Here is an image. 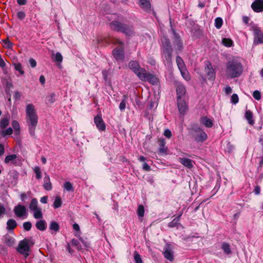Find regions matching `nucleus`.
<instances>
[{"label": "nucleus", "instance_id": "nucleus-57", "mask_svg": "<svg viewBox=\"0 0 263 263\" xmlns=\"http://www.w3.org/2000/svg\"><path fill=\"white\" fill-rule=\"evenodd\" d=\"M260 161L259 163V166H258V167L257 168V170H258V171H261V167H262V166L263 165V156L262 157H261L260 158Z\"/></svg>", "mask_w": 263, "mask_h": 263}, {"label": "nucleus", "instance_id": "nucleus-21", "mask_svg": "<svg viewBox=\"0 0 263 263\" xmlns=\"http://www.w3.org/2000/svg\"><path fill=\"white\" fill-rule=\"evenodd\" d=\"M43 187L44 189L47 191H50L52 189V186L50 181L49 176L47 174H45V176L44 178Z\"/></svg>", "mask_w": 263, "mask_h": 263}, {"label": "nucleus", "instance_id": "nucleus-32", "mask_svg": "<svg viewBox=\"0 0 263 263\" xmlns=\"http://www.w3.org/2000/svg\"><path fill=\"white\" fill-rule=\"evenodd\" d=\"M127 96H123V99L122 100L119 105V109L121 111H123L125 109L127 102Z\"/></svg>", "mask_w": 263, "mask_h": 263}, {"label": "nucleus", "instance_id": "nucleus-17", "mask_svg": "<svg viewBox=\"0 0 263 263\" xmlns=\"http://www.w3.org/2000/svg\"><path fill=\"white\" fill-rule=\"evenodd\" d=\"M178 108L181 114L184 115L188 109V107L185 101L181 99L177 100Z\"/></svg>", "mask_w": 263, "mask_h": 263}, {"label": "nucleus", "instance_id": "nucleus-44", "mask_svg": "<svg viewBox=\"0 0 263 263\" xmlns=\"http://www.w3.org/2000/svg\"><path fill=\"white\" fill-rule=\"evenodd\" d=\"M137 214L139 217H143L144 214V206L142 205H140L138 206L137 210Z\"/></svg>", "mask_w": 263, "mask_h": 263}, {"label": "nucleus", "instance_id": "nucleus-10", "mask_svg": "<svg viewBox=\"0 0 263 263\" xmlns=\"http://www.w3.org/2000/svg\"><path fill=\"white\" fill-rule=\"evenodd\" d=\"M139 79L142 81H148L152 84H155L158 82V79L154 75L147 72L145 70Z\"/></svg>", "mask_w": 263, "mask_h": 263}, {"label": "nucleus", "instance_id": "nucleus-4", "mask_svg": "<svg viewBox=\"0 0 263 263\" xmlns=\"http://www.w3.org/2000/svg\"><path fill=\"white\" fill-rule=\"evenodd\" d=\"M110 27L112 30L122 32L127 36H131L134 33L132 27L123 24L118 21L111 22L110 23Z\"/></svg>", "mask_w": 263, "mask_h": 263}, {"label": "nucleus", "instance_id": "nucleus-23", "mask_svg": "<svg viewBox=\"0 0 263 263\" xmlns=\"http://www.w3.org/2000/svg\"><path fill=\"white\" fill-rule=\"evenodd\" d=\"M10 116L8 115L3 118L0 121V127L3 129H5L9 124Z\"/></svg>", "mask_w": 263, "mask_h": 263}, {"label": "nucleus", "instance_id": "nucleus-24", "mask_svg": "<svg viewBox=\"0 0 263 263\" xmlns=\"http://www.w3.org/2000/svg\"><path fill=\"white\" fill-rule=\"evenodd\" d=\"M160 147L159 152L160 154H166L167 148L165 146V142L164 139H160L159 140Z\"/></svg>", "mask_w": 263, "mask_h": 263}, {"label": "nucleus", "instance_id": "nucleus-9", "mask_svg": "<svg viewBox=\"0 0 263 263\" xmlns=\"http://www.w3.org/2000/svg\"><path fill=\"white\" fill-rule=\"evenodd\" d=\"M128 66L139 78L145 70L140 67L139 63L136 61H130L128 64Z\"/></svg>", "mask_w": 263, "mask_h": 263}, {"label": "nucleus", "instance_id": "nucleus-60", "mask_svg": "<svg viewBox=\"0 0 263 263\" xmlns=\"http://www.w3.org/2000/svg\"><path fill=\"white\" fill-rule=\"evenodd\" d=\"M47 196H43L41 198L40 201L43 203H46L47 202Z\"/></svg>", "mask_w": 263, "mask_h": 263}, {"label": "nucleus", "instance_id": "nucleus-43", "mask_svg": "<svg viewBox=\"0 0 263 263\" xmlns=\"http://www.w3.org/2000/svg\"><path fill=\"white\" fill-rule=\"evenodd\" d=\"M64 187L67 191H72L73 190L72 184L69 181H67L64 183Z\"/></svg>", "mask_w": 263, "mask_h": 263}, {"label": "nucleus", "instance_id": "nucleus-19", "mask_svg": "<svg viewBox=\"0 0 263 263\" xmlns=\"http://www.w3.org/2000/svg\"><path fill=\"white\" fill-rule=\"evenodd\" d=\"M140 6L142 9L146 12H149L151 10V6L149 0H139Z\"/></svg>", "mask_w": 263, "mask_h": 263}, {"label": "nucleus", "instance_id": "nucleus-13", "mask_svg": "<svg viewBox=\"0 0 263 263\" xmlns=\"http://www.w3.org/2000/svg\"><path fill=\"white\" fill-rule=\"evenodd\" d=\"M198 134L195 136V140L197 142H203L208 138L206 134L201 128H198L195 130Z\"/></svg>", "mask_w": 263, "mask_h": 263}, {"label": "nucleus", "instance_id": "nucleus-42", "mask_svg": "<svg viewBox=\"0 0 263 263\" xmlns=\"http://www.w3.org/2000/svg\"><path fill=\"white\" fill-rule=\"evenodd\" d=\"M14 66L15 69L19 71L21 74H23L24 73V70L22 69V66L21 63H15L14 64Z\"/></svg>", "mask_w": 263, "mask_h": 263}, {"label": "nucleus", "instance_id": "nucleus-29", "mask_svg": "<svg viewBox=\"0 0 263 263\" xmlns=\"http://www.w3.org/2000/svg\"><path fill=\"white\" fill-rule=\"evenodd\" d=\"M176 63L179 70L186 68L185 65L182 58L179 56L176 57Z\"/></svg>", "mask_w": 263, "mask_h": 263}, {"label": "nucleus", "instance_id": "nucleus-2", "mask_svg": "<svg viewBox=\"0 0 263 263\" xmlns=\"http://www.w3.org/2000/svg\"><path fill=\"white\" fill-rule=\"evenodd\" d=\"M242 71L243 66L239 60L233 59L226 63L225 75L227 79L238 78Z\"/></svg>", "mask_w": 263, "mask_h": 263}, {"label": "nucleus", "instance_id": "nucleus-27", "mask_svg": "<svg viewBox=\"0 0 263 263\" xmlns=\"http://www.w3.org/2000/svg\"><path fill=\"white\" fill-rule=\"evenodd\" d=\"M46 223L44 220L37 221L35 224L36 228L40 231H44L46 229Z\"/></svg>", "mask_w": 263, "mask_h": 263}, {"label": "nucleus", "instance_id": "nucleus-51", "mask_svg": "<svg viewBox=\"0 0 263 263\" xmlns=\"http://www.w3.org/2000/svg\"><path fill=\"white\" fill-rule=\"evenodd\" d=\"M72 244L76 247L78 250H80L81 249V247L79 244V242L77 240L73 239L72 240Z\"/></svg>", "mask_w": 263, "mask_h": 263}, {"label": "nucleus", "instance_id": "nucleus-56", "mask_svg": "<svg viewBox=\"0 0 263 263\" xmlns=\"http://www.w3.org/2000/svg\"><path fill=\"white\" fill-rule=\"evenodd\" d=\"M224 91L227 95H229L232 92V89L230 86H227L224 88Z\"/></svg>", "mask_w": 263, "mask_h": 263}, {"label": "nucleus", "instance_id": "nucleus-59", "mask_svg": "<svg viewBox=\"0 0 263 263\" xmlns=\"http://www.w3.org/2000/svg\"><path fill=\"white\" fill-rule=\"evenodd\" d=\"M6 66V63L4 60L3 59L1 55L0 54V67L2 68Z\"/></svg>", "mask_w": 263, "mask_h": 263}, {"label": "nucleus", "instance_id": "nucleus-31", "mask_svg": "<svg viewBox=\"0 0 263 263\" xmlns=\"http://www.w3.org/2000/svg\"><path fill=\"white\" fill-rule=\"evenodd\" d=\"M62 204L61 198L59 196H57L55 197V200L53 203V207L54 209H58L61 206Z\"/></svg>", "mask_w": 263, "mask_h": 263}, {"label": "nucleus", "instance_id": "nucleus-28", "mask_svg": "<svg viewBox=\"0 0 263 263\" xmlns=\"http://www.w3.org/2000/svg\"><path fill=\"white\" fill-rule=\"evenodd\" d=\"M16 158L17 155L15 154L7 156L5 159V162L6 163H9L11 162L12 164H15V159Z\"/></svg>", "mask_w": 263, "mask_h": 263}, {"label": "nucleus", "instance_id": "nucleus-22", "mask_svg": "<svg viewBox=\"0 0 263 263\" xmlns=\"http://www.w3.org/2000/svg\"><path fill=\"white\" fill-rule=\"evenodd\" d=\"M174 46L177 50L181 51L183 48V43L179 36H176V39L174 41Z\"/></svg>", "mask_w": 263, "mask_h": 263}, {"label": "nucleus", "instance_id": "nucleus-33", "mask_svg": "<svg viewBox=\"0 0 263 263\" xmlns=\"http://www.w3.org/2000/svg\"><path fill=\"white\" fill-rule=\"evenodd\" d=\"M12 126L14 128L15 133L18 135L20 130V126L18 122L15 120L13 121L12 122Z\"/></svg>", "mask_w": 263, "mask_h": 263}, {"label": "nucleus", "instance_id": "nucleus-58", "mask_svg": "<svg viewBox=\"0 0 263 263\" xmlns=\"http://www.w3.org/2000/svg\"><path fill=\"white\" fill-rule=\"evenodd\" d=\"M29 63L32 67H35L36 65V61L33 59H30L29 60Z\"/></svg>", "mask_w": 263, "mask_h": 263}, {"label": "nucleus", "instance_id": "nucleus-46", "mask_svg": "<svg viewBox=\"0 0 263 263\" xmlns=\"http://www.w3.org/2000/svg\"><path fill=\"white\" fill-rule=\"evenodd\" d=\"M239 98L237 94L234 93L231 96V102L234 104H236L238 102Z\"/></svg>", "mask_w": 263, "mask_h": 263}, {"label": "nucleus", "instance_id": "nucleus-35", "mask_svg": "<svg viewBox=\"0 0 263 263\" xmlns=\"http://www.w3.org/2000/svg\"><path fill=\"white\" fill-rule=\"evenodd\" d=\"M12 133H13V130H12V128H11V127H9L6 130L3 129L0 130V135L3 137H5L7 135H10L12 134Z\"/></svg>", "mask_w": 263, "mask_h": 263}, {"label": "nucleus", "instance_id": "nucleus-64", "mask_svg": "<svg viewBox=\"0 0 263 263\" xmlns=\"http://www.w3.org/2000/svg\"><path fill=\"white\" fill-rule=\"evenodd\" d=\"M17 2L20 5H24L26 4V0H17Z\"/></svg>", "mask_w": 263, "mask_h": 263}, {"label": "nucleus", "instance_id": "nucleus-50", "mask_svg": "<svg viewBox=\"0 0 263 263\" xmlns=\"http://www.w3.org/2000/svg\"><path fill=\"white\" fill-rule=\"evenodd\" d=\"M31 227L32 224L30 222L27 221L23 223V228L26 231H29L31 229Z\"/></svg>", "mask_w": 263, "mask_h": 263}, {"label": "nucleus", "instance_id": "nucleus-5", "mask_svg": "<svg viewBox=\"0 0 263 263\" xmlns=\"http://www.w3.org/2000/svg\"><path fill=\"white\" fill-rule=\"evenodd\" d=\"M112 43L119 45L112 51L114 58L117 61H123L124 59L123 43L118 39H114Z\"/></svg>", "mask_w": 263, "mask_h": 263}, {"label": "nucleus", "instance_id": "nucleus-34", "mask_svg": "<svg viewBox=\"0 0 263 263\" xmlns=\"http://www.w3.org/2000/svg\"><path fill=\"white\" fill-rule=\"evenodd\" d=\"M222 43L223 45L226 47H230L232 46L233 42V41L229 38H223L222 40Z\"/></svg>", "mask_w": 263, "mask_h": 263}, {"label": "nucleus", "instance_id": "nucleus-8", "mask_svg": "<svg viewBox=\"0 0 263 263\" xmlns=\"http://www.w3.org/2000/svg\"><path fill=\"white\" fill-rule=\"evenodd\" d=\"M252 30L254 35L253 44L256 45L263 44V33L261 31L260 29L257 26H253Z\"/></svg>", "mask_w": 263, "mask_h": 263}, {"label": "nucleus", "instance_id": "nucleus-6", "mask_svg": "<svg viewBox=\"0 0 263 263\" xmlns=\"http://www.w3.org/2000/svg\"><path fill=\"white\" fill-rule=\"evenodd\" d=\"M29 208L30 210L33 212L34 218L41 219L43 218L42 209L38 206V202L36 198L31 199Z\"/></svg>", "mask_w": 263, "mask_h": 263}, {"label": "nucleus", "instance_id": "nucleus-39", "mask_svg": "<svg viewBox=\"0 0 263 263\" xmlns=\"http://www.w3.org/2000/svg\"><path fill=\"white\" fill-rule=\"evenodd\" d=\"M223 24L222 19L221 17H217L215 20V26L216 28L220 29Z\"/></svg>", "mask_w": 263, "mask_h": 263}, {"label": "nucleus", "instance_id": "nucleus-55", "mask_svg": "<svg viewBox=\"0 0 263 263\" xmlns=\"http://www.w3.org/2000/svg\"><path fill=\"white\" fill-rule=\"evenodd\" d=\"M6 212V209L3 205L0 204V217L4 215Z\"/></svg>", "mask_w": 263, "mask_h": 263}, {"label": "nucleus", "instance_id": "nucleus-16", "mask_svg": "<svg viewBox=\"0 0 263 263\" xmlns=\"http://www.w3.org/2000/svg\"><path fill=\"white\" fill-rule=\"evenodd\" d=\"M251 8L256 12L263 11V0H256L251 5Z\"/></svg>", "mask_w": 263, "mask_h": 263}, {"label": "nucleus", "instance_id": "nucleus-15", "mask_svg": "<svg viewBox=\"0 0 263 263\" xmlns=\"http://www.w3.org/2000/svg\"><path fill=\"white\" fill-rule=\"evenodd\" d=\"M163 255L167 260L172 261L174 260L173 252L171 248L170 245H167L164 249L163 252Z\"/></svg>", "mask_w": 263, "mask_h": 263}, {"label": "nucleus", "instance_id": "nucleus-49", "mask_svg": "<svg viewBox=\"0 0 263 263\" xmlns=\"http://www.w3.org/2000/svg\"><path fill=\"white\" fill-rule=\"evenodd\" d=\"M253 96L257 100H259L261 98V93L258 90H255L253 92Z\"/></svg>", "mask_w": 263, "mask_h": 263}, {"label": "nucleus", "instance_id": "nucleus-30", "mask_svg": "<svg viewBox=\"0 0 263 263\" xmlns=\"http://www.w3.org/2000/svg\"><path fill=\"white\" fill-rule=\"evenodd\" d=\"M16 227V221L12 219H9L7 222V229L8 230H13Z\"/></svg>", "mask_w": 263, "mask_h": 263}, {"label": "nucleus", "instance_id": "nucleus-47", "mask_svg": "<svg viewBox=\"0 0 263 263\" xmlns=\"http://www.w3.org/2000/svg\"><path fill=\"white\" fill-rule=\"evenodd\" d=\"M54 61L58 62H62L63 61V57L60 52H57L54 57Z\"/></svg>", "mask_w": 263, "mask_h": 263}, {"label": "nucleus", "instance_id": "nucleus-45", "mask_svg": "<svg viewBox=\"0 0 263 263\" xmlns=\"http://www.w3.org/2000/svg\"><path fill=\"white\" fill-rule=\"evenodd\" d=\"M134 259L136 263H143L140 255L137 251L134 252Z\"/></svg>", "mask_w": 263, "mask_h": 263}, {"label": "nucleus", "instance_id": "nucleus-53", "mask_svg": "<svg viewBox=\"0 0 263 263\" xmlns=\"http://www.w3.org/2000/svg\"><path fill=\"white\" fill-rule=\"evenodd\" d=\"M142 168L143 170L145 171H151V167L148 164L144 162L142 166Z\"/></svg>", "mask_w": 263, "mask_h": 263}, {"label": "nucleus", "instance_id": "nucleus-3", "mask_svg": "<svg viewBox=\"0 0 263 263\" xmlns=\"http://www.w3.org/2000/svg\"><path fill=\"white\" fill-rule=\"evenodd\" d=\"M162 57L164 62L170 64L172 61V53L173 49L168 39L164 38L162 40Z\"/></svg>", "mask_w": 263, "mask_h": 263}, {"label": "nucleus", "instance_id": "nucleus-7", "mask_svg": "<svg viewBox=\"0 0 263 263\" xmlns=\"http://www.w3.org/2000/svg\"><path fill=\"white\" fill-rule=\"evenodd\" d=\"M29 242V240L27 239L21 241L17 248V251L20 254H23L25 258H27L29 255L30 247Z\"/></svg>", "mask_w": 263, "mask_h": 263}, {"label": "nucleus", "instance_id": "nucleus-61", "mask_svg": "<svg viewBox=\"0 0 263 263\" xmlns=\"http://www.w3.org/2000/svg\"><path fill=\"white\" fill-rule=\"evenodd\" d=\"M260 189L259 186H255L254 189V192L256 195H258L260 193Z\"/></svg>", "mask_w": 263, "mask_h": 263}, {"label": "nucleus", "instance_id": "nucleus-54", "mask_svg": "<svg viewBox=\"0 0 263 263\" xmlns=\"http://www.w3.org/2000/svg\"><path fill=\"white\" fill-rule=\"evenodd\" d=\"M17 17L20 19V20H23L25 18V14L24 12L23 11H20V12H18L17 13Z\"/></svg>", "mask_w": 263, "mask_h": 263}, {"label": "nucleus", "instance_id": "nucleus-36", "mask_svg": "<svg viewBox=\"0 0 263 263\" xmlns=\"http://www.w3.org/2000/svg\"><path fill=\"white\" fill-rule=\"evenodd\" d=\"M33 170L35 174L36 178L38 180L41 179L42 178V173L41 171L39 166H36L33 168Z\"/></svg>", "mask_w": 263, "mask_h": 263}, {"label": "nucleus", "instance_id": "nucleus-20", "mask_svg": "<svg viewBox=\"0 0 263 263\" xmlns=\"http://www.w3.org/2000/svg\"><path fill=\"white\" fill-rule=\"evenodd\" d=\"M179 160L182 165L189 168H191L193 167L194 161L190 159L179 158Z\"/></svg>", "mask_w": 263, "mask_h": 263}, {"label": "nucleus", "instance_id": "nucleus-37", "mask_svg": "<svg viewBox=\"0 0 263 263\" xmlns=\"http://www.w3.org/2000/svg\"><path fill=\"white\" fill-rule=\"evenodd\" d=\"M221 248L226 254H230L231 253L230 245L228 243H223L222 245Z\"/></svg>", "mask_w": 263, "mask_h": 263}, {"label": "nucleus", "instance_id": "nucleus-41", "mask_svg": "<svg viewBox=\"0 0 263 263\" xmlns=\"http://www.w3.org/2000/svg\"><path fill=\"white\" fill-rule=\"evenodd\" d=\"M182 214H180L177 217L174 218L172 221L169 223L168 226L170 227H174L176 226L177 222L179 220L180 217Z\"/></svg>", "mask_w": 263, "mask_h": 263}, {"label": "nucleus", "instance_id": "nucleus-62", "mask_svg": "<svg viewBox=\"0 0 263 263\" xmlns=\"http://www.w3.org/2000/svg\"><path fill=\"white\" fill-rule=\"evenodd\" d=\"M249 20H250V19H249V18L248 16H243V17H242V21H243V22L244 23H245L246 24H248L249 21Z\"/></svg>", "mask_w": 263, "mask_h": 263}, {"label": "nucleus", "instance_id": "nucleus-63", "mask_svg": "<svg viewBox=\"0 0 263 263\" xmlns=\"http://www.w3.org/2000/svg\"><path fill=\"white\" fill-rule=\"evenodd\" d=\"M40 82L42 84H44L45 83V78L43 76H41L40 77Z\"/></svg>", "mask_w": 263, "mask_h": 263}, {"label": "nucleus", "instance_id": "nucleus-38", "mask_svg": "<svg viewBox=\"0 0 263 263\" xmlns=\"http://www.w3.org/2000/svg\"><path fill=\"white\" fill-rule=\"evenodd\" d=\"M180 72L181 73L182 76L183 78L186 81H188L190 79V77L189 74V72H187L186 68H184L183 69L180 70Z\"/></svg>", "mask_w": 263, "mask_h": 263}, {"label": "nucleus", "instance_id": "nucleus-48", "mask_svg": "<svg viewBox=\"0 0 263 263\" xmlns=\"http://www.w3.org/2000/svg\"><path fill=\"white\" fill-rule=\"evenodd\" d=\"M4 47L7 48H11L12 47V43L8 40L6 39L4 41Z\"/></svg>", "mask_w": 263, "mask_h": 263}, {"label": "nucleus", "instance_id": "nucleus-14", "mask_svg": "<svg viewBox=\"0 0 263 263\" xmlns=\"http://www.w3.org/2000/svg\"><path fill=\"white\" fill-rule=\"evenodd\" d=\"M94 122L98 129L100 131H104L105 130V124L101 116H97L95 117L94 118Z\"/></svg>", "mask_w": 263, "mask_h": 263}, {"label": "nucleus", "instance_id": "nucleus-11", "mask_svg": "<svg viewBox=\"0 0 263 263\" xmlns=\"http://www.w3.org/2000/svg\"><path fill=\"white\" fill-rule=\"evenodd\" d=\"M204 70L206 73L208 79L209 80L214 81L215 78V73L212 67V64L208 61L205 63Z\"/></svg>", "mask_w": 263, "mask_h": 263}, {"label": "nucleus", "instance_id": "nucleus-18", "mask_svg": "<svg viewBox=\"0 0 263 263\" xmlns=\"http://www.w3.org/2000/svg\"><path fill=\"white\" fill-rule=\"evenodd\" d=\"M176 91L177 95V100L181 99L184 96L186 90L184 85L180 83L177 84Z\"/></svg>", "mask_w": 263, "mask_h": 263}, {"label": "nucleus", "instance_id": "nucleus-40", "mask_svg": "<svg viewBox=\"0 0 263 263\" xmlns=\"http://www.w3.org/2000/svg\"><path fill=\"white\" fill-rule=\"evenodd\" d=\"M49 228L51 230H53L55 232H57L59 230V226L56 222L52 221L50 223Z\"/></svg>", "mask_w": 263, "mask_h": 263}, {"label": "nucleus", "instance_id": "nucleus-12", "mask_svg": "<svg viewBox=\"0 0 263 263\" xmlns=\"http://www.w3.org/2000/svg\"><path fill=\"white\" fill-rule=\"evenodd\" d=\"M14 212L18 217H23L27 215V209L24 205L18 204L14 208Z\"/></svg>", "mask_w": 263, "mask_h": 263}, {"label": "nucleus", "instance_id": "nucleus-25", "mask_svg": "<svg viewBox=\"0 0 263 263\" xmlns=\"http://www.w3.org/2000/svg\"><path fill=\"white\" fill-rule=\"evenodd\" d=\"M200 122L209 128L213 126L212 121L206 117H202L200 119Z\"/></svg>", "mask_w": 263, "mask_h": 263}, {"label": "nucleus", "instance_id": "nucleus-1", "mask_svg": "<svg viewBox=\"0 0 263 263\" xmlns=\"http://www.w3.org/2000/svg\"><path fill=\"white\" fill-rule=\"evenodd\" d=\"M26 120L29 127V133L31 136L35 135V129L38 122V116L35 106L31 104H27L26 106Z\"/></svg>", "mask_w": 263, "mask_h": 263}, {"label": "nucleus", "instance_id": "nucleus-26", "mask_svg": "<svg viewBox=\"0 0 263 263\" xmlns=\"http://www.w3.org/2000/svg\"><path fill=\"white\" fill-rule=\"evenodd\" d=\"M245 118L248 120V123L251 124L253 125L254 123V121L253 119V114L252 111L250 110H247L246 111L245 113Z\"/></svg>", "mask_w": 263, "mask_h": 263}, {"label": "nucleus", "instance_id": "nucleus-52", "mask_svg": "<svg viewBox=\"0 0 263 263\" xmlns=\"http://www.w3.org/2000/svg\"><path fill=\"white\" fill-rule=\"evenodd\" d=\"M164 135L167 138H170L172 136V133L170 130L166 129L164 130Z\"/></svg>", "mask_w": 263, "mask_h": 263}]
</instances>
